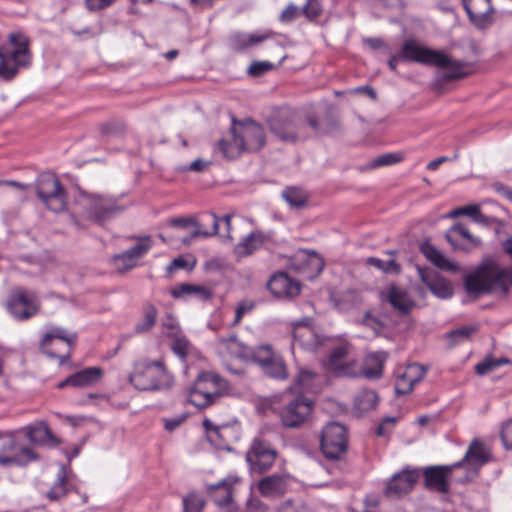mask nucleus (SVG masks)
I'll list each match as a JSON object with an SVG mask.
<instances>
[{
	"label": "nucleus",
	"instance_id": "f257e3e1",
	"mask_svg": "<svg viewBox=\"0 0 512 512\" xmlns=\"http://www.w3.org/2000/svg\"><path fill=\"white\" fill-rule=\"evenodd\" d=\"M270 132L281 142H304L331 133L338 127L333 119L320 120L314 113L281 108L267 119Z\"/></svg>",
	"mask_w": 512,
	"mask_h": 512
},
{
	"label": "nucleus",
	"instance_id": "f03ea898",
	"mask_svg": "<svg viewBox=\"0 0 512 512\" xmlns=\"http://www.w3.org/2000/svg\"><path fill=\"white\" fill-rule=\"evenodd\" d=\"M512 286V272L492 259L483 260L464 277V288L469 295H505Z\"/></svg>",
	"mask_w": 512,
	"mask_h": 512
},
{
	"label": "nucleus",
	"instance_id": "7ed1b4c3",
	"mask_svg": "<svg viewBox=\"0 0 512 512\" xmlns=\"http://www.w3.org/2000/svg\"><path fill=\"white\" fill-rule=\"evenodd\" d=\"M228 382L211 372H201L194 383L186 390V402L198 409L217 404L228 393Z\"/></svg>",
	"mask_w": 512,
	"mask_h": 512
},
{
	"label": "nucleus",
	"instance_id": "20e7f679",
	"mask_svg": "<svg viewBox=\"0 0 512 512\" xmlns=\"http://www.w3.org/2000/svg\"><path fill=\"white\" fill-rule=\"evenodd\" d=\"M129 381L141 391L166 390L173 385L172 375L160 360H143L135 363Z\"/></svg>",
	"mask_w": 512,
	"mask_h": 512
},
{
	"label": "nucleus",
	"instance_id": "39448f33",
	"mask_svg": "<svg viewBox=\"0 0 512 512\" xmlns=\"http://www.w3.org/2000/svg\"><path fill=\"white\" fill-rule=\"evenodd\" d=\"M9 41L14 47L12 50L0 47V78L4 80H12L20 69L29 67L32 61L30 41L26 35L13 32L9 35Z\"/></svg>",
	"mask_w": 512,
	"mask_h": 512
},
{
	"label": "nucleus",
	"instance_id": "423d86ee",
	"mask_svg": "<svg viewBox=\"0 0 512 512\" xmlns=\"http://www.w3.org/2000/svg\"><path fill=\"white\" fill-rule=\"evenodd\" d=\"M281 407L278 415L281 423L286 428H299L309 419L314 401L302 393H294L292 390H285L281 394Z\"/></svg>",
	"mask_w": 512,
	"mask_h": 512
},
{
	"label": "nucleus",
	"instance_id": "0eeeda50",
	"mask_svg": "<svg viewBox=\"0 0 512 512\" xmlns=\"http://www.w3.org/2000/svg\"><path fill=\"white\" fill-rule=\"evenodd\" d=\"M77 341V333L57 326L47 331L40 343L39 350L49 358H57L63 365L69 361L73 347Z\"/></svg>",
	"mask_w": 512,
	"mask_h": 512
},
{
	"label": "nucleus",
	"instance_id": "6e6552de",
	"mask_svg": "<svg viewBox=\"0 0 512 512\" xmlns=\"http://www.w3.org/2000/svg\"><path fill=\"white\" fill-rule=\"evenodd\" d=\"M35 186L38 198L48 210L60 213L67 209V192L54 173L40 174Z\"/></svg>",
	"mask_w": 512,
	"mask_h": 512
},
{
	"label": "nucleus",
	"instance_id": "1a4fd4ad",
	"mask_svg": "<svg viewBox=\"0 0 512 512\" xmlns=\"http://www.w3.org/2000/svg\"><path fill=\"white\" fill-rule=\"evenodd\" d=\"M38 459V455L16 439L13 433L5 432L0 439V467H23Z\"/></svg>",
	"mask_w": 512,
	"mask_h": 512
},
{
	"label": "nucleus",
	"instance_id": "9d476101",
	"mask_svg": "<svg viewBox=\"0 0 512 512\" xmlns=\"http://www.w3.org/2000/svg\"><path fill=\"white\" fill-rule=\"evenodd\" d=\"M320 449L328 460H341L348 450V433L344 425L330 422L320 435Z\"/></svg>",
	"mask_w": 512,
	"mask_h": 512
},
{
	"label": "nucleus",
	"instance_id": "9b49d317",
	"mask_svg": "<svg viewBox=\"0 0 512 512\" xmlns=\"http://www.w3.org/2000/svg\"><path fill=\"white\" fill-rule=\"evenodd\" d=\"M79 203L87 217L96 222L105 221L123 211L116 199L88 192L80 193Z\"/></svg>",
	"mask_w": 512,
	"mask_h": 512
},
{
	"label": "nucleus",
	"instance_id": "f8f14e48",
	"mask_svg": "<svg viewBox=\"0 0 512 512\" xmlns=\"http://www.w3.org/2000/svg\"><path fill=\"white\" fill-rule=\"evenodd\" d=\"M231 133L238 138L241 147L246 152H257L266 143V135L263 126L253 119L238 121L232 119Z\"/></svg>",
	"mask_w": 512,
	"mask_h": 512
},
{
	"label": "nucleus",
	"instance_id": "ddd939ff",
	"mask_svg": "<svg viewBox=\"0 0 512 512\" xmlns=\"http://www.w3.org/2000/svg\"><path fill=\"white\" fill-rule=\"evenodd\" d=\"M437 55L439 56L435 58L432 66L444 70L437 75L433 83V87L437 91H441L446 83L462 79L472 72V66L467 62L455 60L443 51H438Z\"/></svg>",
	"mask_w": 512,
	"mask_h": 512
},
{
	"label": "nucleus",
	"instance_id": "4468645a",
	"mask_svg": "<svg viewBox=\"0 0 512 512\" xmlns=\"http://www.w3.org/2000/svg\"><path fill=\"white\" fill-rule=\"evenodd\" d=\"M6 308L16 320L24 321L39 312L40 303L34 292L18 288L9 295Z\"/></svg>",
	"mask_w": 512,
	"mask_h": 512
},
{
	"label": "nucleus",
	"instance_id": "2eb2a0df",
	"mask_svg": "<svg viewBox=\"0 0 512 512\" xmlns=\"http://www.w3.org/2000/svg\"><path fill=\"white\" fill-rule=\"evenodd\" d=\"M490 459L491 453L485 443L475 438L471 441L464 457L454 464H458V468L464 467L466 469V476L463 481H470Z\"/></svg>",
	"mask_w": 512,
	"mask_h": 512
},
{
	"label": "nucleus",
	"instance_id": "dca6fc26",
	"mask_svg": "<svg viewBox=\"0 0 512 512\" xmlns=\"http://www.w3.org/2000/svg\"><path fill=\"white\" fill-rule=\"evenodd\" d=\"M277 457V451L264 439L255 438L246 454V460L252 471L264 473L269 470Z\"/></svg>",
	"mask_w": 512,
	"mask_h": 512
},
{
	"label": "nucleus",
	"instance_id": "f3484780",
	"mask_svg": "<svg viewBox=\"0 0 512 512\" xmlns=\"http://www.w3.org/2000/svg\"><path fill=\"white\" fill-rule=\"evenodd\" d=\"M130 238L137 239V243L122 253L114 255L112 258L113 264L119 272L135 268L139 259L146 255L153 246L150 236H131Z\"/></svg>",
	"mask_w": 512,
	"mask_h": 512
},
{
	"label": "nucleus",
	"instance_id": "a211bd4d",
	"mask_svg": "<svg viewBox=\"0 0 512 512\" xmlns=\"http://www.w3.org/2000/svg\"><path fill=\"white\" fill-rule=\"evenodd\" d=\"M420 470L417 468H404L401 472L392 476L387 483L385 494L390 498H399L408 494L417 483Z\"/></svg>",
	"mask_w": 512,
	"mask_h": 512
},
{
	"label": "nucleus",
	"instance_id": "6ab92c4d",
	"mask_svg": "<svg viewBox=\"0 0 512 512\" xmlns=\"http://www.w3.org/2000/svg\"><path fill=\"white\" fill-rule=\"evenodd\" d=\"M292 346H298L306 351H315L322 343L323 337L319 335L311 325V319L294 323Z\"/></svg>",
	"mask_w": 512,
	"mask_h": 512
},
{
	"label": "nucleus",
	"instance_id": "aec40b11",
	"mask_svg": "<svg viewBox=\"0 0 512 512\" xmlns=\"http://www.w3.org/2000/svg\"><path fill=\"white\" fill-rule=\"evenodd\" d=\"M457 468L458 464L426 467L423 470L425 488L435 490L440 493H447L449 491V482L447 477Z\"/></svg>",
	"mask_w": 512,
	"mask_h": 512
},
{
	"label": "nucleus",
	"instance_id": "412c9836",
	"mask_svg": "<svg viewBox=\"0 0 512 512\" xmlns=\"http://www.w3.org/2000/svg\"><path fill=\"white\" fill-rule=\"evenodd\" d=\"M437 53L438 50L423 47L414 38L405 40L400 50L402 61L416 62L431 66L434 63L435 58L438 56Z\"/></svg>",
	"mask_w": 512,
	"mask_h": 512
},
{
	"label": "nucleus",
	"instance_id": "4be33fe9",
	"mask_svg": "<svg viewBox=\"0 0 512 512\" xmlns=\"http://www.w3.org/2000/svg\"><path fill=\"white\" fill-rule=\"evenodd\" d=\"M269 291L277 298L291 299L301 291L298 281L290 278L285 272H277L271 276L267 283Z\"/></svg>",
	"mask_w": 512,
	"mask_h": 512
},
{
	"label": "nucleus",
	"instance_id": "5701e85b",
	"mask_svg": "<svg viewBox=\"0 0 512 512\" xmlns=\"http://www.w3.org/2000/svg\"><path fill=\"white\" fill-rule=\"evenodd\" d=\"M463 5L469 20L476 27L483 29L492 24L491 0H463Z\"/></svg>",
	"mask_w": 512,
	"mask_h": 512
},
{
	"label": "nucleus",
	"instance_id": "b1692460",
	"mask_svg": "<svg viewBox=\"0 0 512 512\" xmlns=\"http://www.w3.org/2000/svg\"><path fill=\"white\" fill-rule=\"evenodd\" d=\"M445 237L455 250L470 251L482 243L480 238L473 236L461 223L454 224L446 232Z\"/></svg>",
	"mask_w": 512,
	"mask_h": 512
},
{
	"label": "nucleus",
	"instance_id": "393cba45",
	"mask_svg": "<svg viewBox=\"0 0 512 512\" xmlns=\"http://www.w3.org/2000/svg\"><path fill=\"white\" fill-rule=\"evenodd\" d=\"M295 269L307 279H314L324 269L323 258L315 251H302L294 262Z\"/></svg>",
	"mask_w": 512,
	"mask_h": 512
},
{
	"label": "nucleus",
	"instance_id": "a878e982",
	"mask_svg": "<svg viewBox=\"0 0 512 512\" xmlns=\"http://www.w3.org/2000/svg\"><path fill=\"white\" fill-rule=\"evenodd\" d=\"M426 374V370L422 365L413 363L408 365L402 372L396 375L395 391L398 395L410 393L414 385L420 382Z\"/></svg>",
	"mask_w": 512,
	"mask_h": 512
},
{
	"label": "nucleus",
	"instance_id": "bb28decb",
	"mask_svg": "<svg viewBox=\"0 0 512 512\" xmlns=\"http://www.w3.org/2000/svg\"><path fill=\"white\" fill-rule=\"evenodd\" d=\"M103 376V370L100 367L84 368L57 384V388L63 389L67 386L75 388H84L98 383Z\"/></svg>",
	"mask_w": 512,
	"mask_h": 512
},
{
	"label": "nucleus",
	"instance_id": "cd10ccee",
	"mask_svg": "<svg viewBox=\"0 0 512 512\" xmlns=\"http://www.w3.org/2000/svg\"><path fill=\"white\" fill-rule=\"evenodd\" d=\"M22 430L28 440L32 443L49 447H56L60 444V440L52 433L48 425L43 421L25 426Z\"/></svg>",
	"mask_w": 512,
	"mask_h": 512
},
{
	"label": "nucleus",
	"instance_id": "c85d7f7f",
	"mask_svg": "<svg viewBox=\"0 0 512 512\" xmlns=\"http://www.w3.org/2000/svg\"><path fill=\"white\" fill-rule=\"evenodd\" d=\"M420 279L439 298L447 299L453 295L451 283L437 272L420 271Z\"/></svg>",
	"mask_w": 512,
	"mask_h": 512
},
{
	"label": "nucleus",
	"instance_id": "c756f323",
	"mask_svg": "<svg viewBox=\"0 0 512 512\" xmlns=\"http://www.w3.org/2000/svg\"><path fill=\"white\" fill-rule=\"evenodd\" d=\"M234 481V479L229 477L218 481L216 484L207 486L209 496L218 507L231 509L233 504L232 485Z\"/></svg>",
	"mask_w": 512,
	"mask_h": 512
},
{
	"label": "nucleus",
	"instance_id": "7c9ffc66",
	"mask_svg": "<svg viewBox=\"0 0 512 512\" xmlns=\"http://www.w3.org/2000/svg\"><path fill=\"white\" fill-rule=\"evenodd\" d=\"M170 294L174 299H188L195 298L200 301H209L213 297V291L203 285L180 283L175 285Z\"/></svg>",
	"mask_w": 512,
	"mask_h": 512
},
{
	"label": "nucleus",
	"instance_id": "2f4dec72",
	"mask_svg": "<svg viewBox=\"0 0 512 512\" xmlns=\"http://www.w3.org/2000/svg\"><path fill=\"white\" fill-rule=\"evenodd\" d=\"M385 300L399 315H407L415 307V302L409 297L407 291L396 285L388 287Z\"/></svg>",
	"mask_w": 512,
	"mask_h": 512
},
{
	"label": "nucleus",
	"instance_id": "473e14b6",
	"mask_svg": "<svg viewBox=\"0 0 512 512\" xmlns=\"http://www.w3.org/2000/svg\"><path fill=\"white\" fill-rule=\"evenodd\" d=\"M272 35H274L272 31L260 35L236 32L229 37V47L234 52H244L253 46L261 44Z\"/></svg>",
	"mask_w": 512,
	"mask_h": 512
},
{
	"label": "nucleus",
	"instance_id": "72a5a7b5",
	"mask_svg": "<svg viewBox=\"0 0 512 512\" xmlns=\"http://www.w3.org/2000/svg\"><path fill=\"white\" fill-rule=\"evenodd\" d=\"M266 239L261 231L251 232L235 245L234 254L238 258L250 256L264 245Z\"/></svg>",
	"mask_w": 512,
	"mask_h": 512
},
{
	"label": "nucleus",
	"instance_id": "f704fd0d",
	"mask_svg": "<svg viewBox=\"0 0 512 512\" xmlns=\"http://www.w3.org/2000/svg\"><path fill=\"white\" fill-rule=\"evenodd\" d=\"M421 252L426 259L441 270L456 273L459 266L447 259L434 245L425 242L421 245Z\"/></svg>",
	"mask_w": 512,
	"mask_h": 512
},
{
	"label": "nucleus",
	"instance_id": "c9c22d12",
	"mask_svg": "<svg viewBox=\"0 0 512 512\" xmlns=\"http://www.w3.org/2000/svg\"><path fill=\"white\" fill-rule=\"evenodd\" d=\"M386 354L384 352L369 353L363 363L362 374L368 379H378L382 376Z\"/></svg>",
	"mask_w": 512,
	"mask_h": 512
},
{
	"label": "nucleus",
	"instance_id": "e433bc0d",
	"mask_svg": "<svg viewBox=\"0 0 512 512\" xmlns=\"http://www.w3.org/2000/svg\"><path fill=\"white\" fill-rule=\"evenodd\" d=\"M219 343L232 357L248 361L253 355V348L241 343L235 334L219 338Z\"/></svg>",
	"mask_w": 512,
	"mask_h": 512
},
{
	"label": "nucleus",
	"instance_id": "4c0bfd02",
	"mask_svg": "<svg viewBox=\"0 0 512 512\" xmlns=\"http://www.w3.org/2000/svg\"><path fill=\"white\" fill-rule=\"evenodd\" d=\"M258 489L263 496L283 494L286 490V481L283 476L274 474L261 479Z\"/></svg>",
	"mask_w": 512,
	"mask_h": 512
},
{
	"label": "nucleus",
	"instance_id": "58836bf2",
	"mask_svg": "<svg viewBox=\"0 0 512 512\" xmlns=\"http://www.w3.org/2000/svg\"><path fill=\"white\" fill-rule=\"evenodd\" d=\"M316 373L309 369L302 368L299 370L298 375L292 387L287 390H292L294 393H306L316 392L314 382L316 380Z\"/></svg>",
	"mask_w": 512,
	"mask_h": 512
},
{
	"label": "nucleus",
	"instance_id": "ea45409f",
	"mask_svg": "<svg viewBox=\"0 0 512 512\" xmlns=\"http://www.w3.org/2000/svg\"><path fill=\"white\" fill-rule=\"evenodd\" d=\"M157 317L158 310L156 306L150 302L144 303L142 307V319L135 325V332L140 334L150 331L156 324Z\"/></svg>",
	"mask_w": 512,
	"mask_h": 512
},
{
	"label": "nucleus",
	"instance_id": "a19ab883",
	"mask_svg": "<svg viewBox=\"0 0 512 512\" xmlns=\"http://www.w3.org/2000/svg\"><path fill=\"white\" fill-rule=\"evenodd\" d=\"M207 216L212 219V230L211 231H201L200 229H195L192 232V234L189 237V239H185L184 240L185 243H189L191 239L196 238L198 236L210 237V236L216 235L218 233L220 218H218L214 213H210ZM231 218H232L231 214L224 215L221 218V221H223L225 223V226H226V229H227V238L230 239V240L233 239V237L230 234V232H231Z\"/></svg>",
	"mask_w": 512,
	"mask_h": 512
},
{
	"label": "nucleus",
	"instance_id": "79ce46f5",
	"mask_svg": "<svg viewBox=\"0 0 512 512\" xmlns=\"http://www.w3.org/2000/svg\"><path fill=\"white\" fill-rule=\"evenodd\" d=\"M261 369L265 375L274 379L284 380L288 377L286 364L279 353L269 361L268 365L262 366Z\"/></svg>",
	"mask_w": 512,
	"mask_h": 512
},
{
	"label": "nucleus",
	"instance_id": "37998d69",
	"mask_svg": "<svg viewBox=\"0 0 512 512\" xmlns=\"http://www.w3.org/2000/svg\"><path fill=\"white\" fill-rule=\"evenodd\" d=\"M218 148L227 159H236L242 153L246 152L244 148L241 147L238 138L235 137L234 134H232V140L220 139L218 141Z\"/></svg>",
	"mask_w": 512,
	"mask_h": 512
},
{
	"label": "nucleus",
	"instance_id": "c03bdc74",
	"mask_svg": "<svg viewBox=\"0 0 512 512\" xmlns=\"http://www.w3.org/2000/svg\"><path fill=\"white\" fill-rule=\"evenodd\" d=\"M378 402L377 394L372 390L359 392L354 400V407L359 412H367L374 409Z\"/></svg>",
	"mask_w": 512,
	"mask_h": 512
},
{
	"label": "nucleus",
	"instance_id": "a18cd8bd",
	"mask_svg": "<svg viewBox=\"0 0 512 512\" xmlns=\"http://www.w3.org/2000/svg\"><path fill=\"white\" fill-rule=\"evenodd\" d=\"M283 199L294 208H303L308 201L305 192L298 187H287L282 192Z\"/></svg>",
	"mask_w": 512,
	"mask_h": 512
},
{
	"label": "nucleus",
	"instance_id": "49530a36",
	"mask_svg": "<svg viewBox=\"0 0 512 512\" xmlns=\"http://www.w3.org/2000/svg\"><path fill=\"white\" fill-rule=\"evenodd\" d=\"M277 354L273 347L269 344H262L253 348L251 361L256 363L260 368L269 364V361Z\"/></svg>",
	"mask_w": 512,
	"mask_h": 512
},
{
	"label": "nucleus",
	"instance_id": "de8ad7c7",
	"mask_svg": "<svg viewBox=\"0 0 512 512\" xmlns=\"http://www.w3.org/2000/svg\"><path fill=\"white\" fill-rule=\"evenodd\" d=\"M68 493L67 480L64 468H61L57 474V481L47 492L46 496L51 501H57Z\"/></svg>",
	"mask_w": 512,
	"mask_h": 512
},
{
	"label": "nucleus",
	"instance_id": "09e8293b",
	"mask_svg": "<svg viewBox=\"0 0 512 512\" xmlns=\"http://www.w3.org/2000/svg\"><path fill=\"white\" fill-rule=\"evenodd\" d=\"M508 363H510V360L505 357H501V358H497V359H492V358L485 359L484 361L478 363L475 366V372L478 375L482 376V375H485L488 372L493 371L494 369H496L502 365L508 364Z\"/></svg>",
	"mask_w": 512,
	"mask_h": 512
},
{
	"label": "nucleus",
	"instance_id": "8fccbe9b",
	"mask_svg": "<svg viewBox=\"0 0 512 512\" xmlns=\"http://www.w3.org/2000/svg\"><path fill=\"white\" fill-rule=\"evenodd\" d=\"M184 512H202L205 500L195 492L189 493L182 500Z\"/></svg>",
	"mask_w": 512,
	"mask_h": 512
},
{
	"label": "nucleus",
	"instance_id": "3c124183",
	"mask_svg": "<svg viewBox=\"0 0 512 512\" xmlns=\"http://www.w3.org/2000/svg\"><path fill=\"white\" fill-rule=\"evenodd\" d=\"M478 330L477 326H462L458 329L452 330L447 333V338L450 339L452 345L467 340L470 336Z\"/></svg>",
	"mask_w": 512,
	"mask_h": 512
},
{
	"label": "nucleus",
	"instance_id": "603ef678",
	"mask_svg": "<svg viewBox=\"0 0 512 512\" xmlns=\"http://www.w3.org/2000/svg\"><path fill=\"white\" fill-rule=\"evenodd\" d=\"M301 10L302 14L310 21L317 19L323 12L320 0H307Z\"/></svg>",
	"mask_w": 512,
	"mask_h": 512
},
{
	"label": "nucleus",
	"instance_id": "864d4df0",
	"mask_svg": "<svg viewBox=\"0 0 512 512\" xmlns=\"http://www.w3.org/2000/svg\"><path fill=\"white\" fill-rule=\"evenodd\" d=\"M347 348L344 345L335 347L329 355V366L332 369H338L342 366L344 359L347 356Z\"/></svg>",
	"mask_w": 512,
	"mask_h": 512
},
{
	"label": "nucleus",
	"instance_id": "5fc2aeb1",
	"mask_svg": "<svg viewBox=\"0 0 512 512\" xmlns=\"http://www.w3.org/2000/svg\"><path fill=\"white\" fill-rule=\"evenodd\" d=\"M274 68L275 65L269 61H254L249 66L247 73L252 77H260Z\"/></svg>",
	"mask_w": 512,
	"mask_h": 512
},
{
	"label": "nucleus",
	"instance_id": "6e6d98bb",
	"mask_svg": "<svg viewBox=\"0 0 512 512\" xmlns=\"http://www.w3.org/2000/svg\"><path fill=\"white\" fill-rule=\"evenodd\" d=\"M402 158V155L399 153H387L373 159L370 166L372 168H378L382 166L392 165L400 162Z\"/></svg>",
	"mask_w": 512,
	"mask_h": 512
},
{
	"label": "nucleus",
	"instance_id": "4d7b16f0",
	"mask_svg": "<svg viewBox=\"0 0 512 512\" xmlns=\"http://www.w3.org/2000/svg\"><path fill=\"white\" fill-rule=\"evenodd\" d=\"M500 439L506 450H512V418L503 422Z\"/></svg>",
	"mask_w": 512,
	"mask_h": 512
},
{
	"label": "nucleus",
	"instance_id": "13d9d810",
	"mask_svg": "<svg viewBox=\"0 0 512 512\" xmlns=\"http://www.w3.org/2000/svg\"><path fill=\"white\" fill-rule=\"evenodd\" d=\"M302 10L299 9L294 3H290L286 6V8L281 12L279 16V20L282 23H289L297 19Z\"/></svg>",
	"mask_w": 512,
	"mask_h": 512
},
{
	"label": "nucleus",
	"instance_id": "bf43d9fd",
	"mask_svg": "<svg viewBox=\"0 0 512 512\" xmlns=\"http://www.w3.org/2000/svg\"><path fill=\"white\" fill-rule=\"evenodd\" d=\"M173 352L178 355L181 359H185L189 352V342L184 337H178L173 341L172 344Z\"/></svg>",
	"mask_w": 512,
	"mask_h": 512
},
{
	"label": "nucleus",
	"instance_id": "052dcab7",
	"mask_svg": "<svg viewBox=\"0 0 512 512\" xmlns=\"http://www.w3.org/2000/svg\"><path fill=\"white\" fill-rule=\"evenodd\" d=\"M276 512H308V510L302 502L287 500L276 509Z\"/></svg>",
	"mask_w": 512,
	"mask_h": 512
},
{
	"label": "nucleus",
	"instance_id": "680f3d73",
	"mask_svg": "<svg viewBox=\"0 0 512 512\" xmlns=\"http://www.w3.org/2000/svg\"><path fill=\"white\" fill-rule=\"evenodd\" d=\"M203 427L206 431V433L208 434V438L210 441H213L215 442L216 444L217 443V439L221 438V433H220V430L221 428L219 426H216L210 419L208 418H205L203 420Z\"/></svg>",
	"mask_w": 512,
	"mask_h": 512
},
{
	"label": "nucleus",
	"instance_id": "e2e57ef3",
	"mask_svg": "<svg viewBox=\"0 0 512 512\" xmlns=\"http://www.w3.org/2000/svg\"><path fill=\"white\" fill-rule=\"evenodd\" d=\"M117 0H85L86 8L90 12H97L112 6Z\"/></svg>",
	"mask_w": 512,
	"mask_h": 512
},
{
	"label": "nucleus",
	"instance_id": "0e129e2a",
	"mask_svg": "<svg viewBox=\"0 0 512 512\" xmlns=\"http://www.w3.org/2000/svg\"><path fill=\"white\" fill-rule=\"evenodd\" d=\"M170 225L178 228H187L189 226H194L196 229H199L198 222L192 217H175L170 219Z\"/></svg>",
	"mask_w": 512,
	"mask_h": 512
},
{
	"label": "nucleus",
	"instance_id": "69168bd1",
	"mask_svg": "<svg viewBox=\"0 0 512 512\" xmlns=\"http://www.w3.org/2000/svg\"><path fill=\"white\" fill-rule=\"evenodd\" d=\"M254 308L253 302H241L237 305L236 311H235V318L233 321V324H238L241 322L243 316L250 312Z\"/></svg>",
	"mask_w": 512,
	"mask_h": 512
},
{
	"label": "nucleus",
	"instance_id": "338daca9",
	"mask_svg": "<svg viewBox=\"0 0 512 512\" xmlns=\"http://www.w3.org/2000/svg\"><path fill=\"white\" fill-rule=\"evenodd\" d=\"M364 325L371 327L373 330H379L382 328V323L370 312L367 311L363 317Z\"/></svg>",
	"mask_w": 512,
	"mask_h": 512
},
{
	"label": "nucleus",
	"instance_id": "774afa93",
	"mask_svg": "<svg viewBox=\"0 0 512 512\" xmlns=\"http://www.w3.org/2000/svg\"><path fill=\"white\" fill-rule=\"evenodd\" d=\"M187 266V260L184 257L179 256L170 262V264L167 266V272L172 273L178 269H185Z\"/></svg>",
	"mask_w": 512,
	"mask_h": 512
}]
</instances>
